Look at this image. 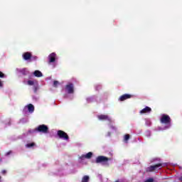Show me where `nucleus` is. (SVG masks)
Returning a JSON list of instances; mask_svg holds the SVG:
<instances>
[{
	"instance_id": "obj_1",
	"label": "nucleus",
	"mask_w": 182,
	"mask_h": 182,
	"mask_svg": "<svg viewBox=\"0 0 182 182\" xmlns=\"http://www.w3.org/2000/svg\"><path fill=\"white\" fill-rule=\"evenodd\" d=\"M166 164H158L154 166H151L146 168V171H154V170H157L159 167H165Z\"/></svg>"
},
{
	"instance_id": "obj_2",
	"label": "nucleus",
	"mask_w": 182,
	"mask_h": 182,
	"mask_svg": "<svg viewBox=\"0 0 182 182\" xmlns=\"http://www.w3.org/2000/svg\"><path fill=\"white\" fill-rule=\"evenodd\" d=\"M48 128L46 125L42 124L38 126L36 131L40 132L41 133H48Z\"/></svg>"
},
{
	"instance_id": "obj_3",
	"label": "nucleus",
	"mask_w": 182,
	"mask_h": 182,
	"mask_svg": "<svg viewBox=\"0 0 182 182\" xmlns=\"http://www.w3.org/2000/svg\"><path fill=\"white\" fill-rule=\"evenodd\" d=\"M58 136H59L60 139H63L64 140H69V136L65 132L59 130L58 132Z\"/></svg>"
},
{
	"instance_id": "obj_4",
	"label": "nucleus",
	"mask_w": 182,
	"mask_h": 182,
	"mask_svg": "<svg viewBox=\"0 0 182 182\" xmlns=\"http://www.w3.org/2000/svg\"><path fill=\"white\" fill-rule=\"evenodd\" d=\"M107 161H109L108 158L104 156H100L96 159V163H107Z\"/></svg>"
},
{
	"instance_id": "obj_5",
	"label": "nucleus",
	"mask_w": 182,
	"mask_h": 182,
	"mask_svg": "<svg viewBox=\"0 0 182 182\" xmlns=\"http://www.w3.org/2000/svg\"><path fill=\"white\" fill-rule=\"evenodd\" d=\"M161 122V123H170V117L166 114L162 115Z\"/></svg>"
},
{
	"instance_id": "obj_6",
	"label": "nucleus",
	"mask_w": 182,
	"mask_h": 182,
	"mask_svg": "<svg viewBox=\"0 0 182 182\" xmlns=\"http://www.w3.org/2000/svg\"><path fill=\"white\" fill-rule=\"evenodd\" d=\"M65 90L68 93H73V84L68 83L65 87Z\"/></svg>"
},
{
	"instance_id": "obj_7",
	"label": "nucleus",
	"mask_w": 182,
	"mask_h": 182,
	"mask_svg": "<svg viewBox=\"0 0 182 182\" xmlns=\"http://www.w3.org/2000/svg\"><path fill=\"white\" fill-rule=\"evenodd\" d=\"M28 85L29 86H34L35 87V92H36V87H38V81L36 80H28Z\"/></svg>"
},
{
	"instance_id": "obj_8",
	"label": "nucleus",
	"mask_w": 182,
	"mask_h": 182,
	"mask_svg": "<svg viewBox=\"0 0 182 182\" xmlns=\"http://www.w3.org/2000/svg\"><path fill=\"white\" fill-rule=\"evenodd\" d=\"M49 62L50 63H53L56 60V53H52L51 54L49 55L48 56Z\"/></svg>"
},
{
	"instance_id": "obj_9",
	"label": "nucleus",
	"mask_w": 182,
	"mask_h": 182,
	"mask_svg": "<svg viewBox=\"0 0 182 182\" xmlns=\"http://www.w3.org/2000/svg\"><path fill=\"white\" fill-rule=\"evenodd\" d=\"M26 109H28L30 113H33V111L35 110V107H33L32 104H30L25 107V110H26Z\"/></svg>"
},
{
	"instance_id": "obj_10",
	"label": "nucleus",
	"mask_w": 182,
	"mask_h": 182,
	"mask_svg": "<svg viewBox=\"0 0 182 182\" xmlns=\"http://www.w3.org/2000/svg\"><path fill=\"white\" fill-rule=\"evenodd\" d=\"M150 112H151V108L146 107L142 110H141L140 113L141 114H143V113H150Z\"/></svg>"
},
{
	"instance_id": "obj_11",
	"label": "nucleus",
	"mask_w": 182,
	"mask_h": 182,
	"mask_svg": "<svg viewBox=\"0 0 182 182\" xmlns=\"http://www.w3.org/2000/svg\"><path fill=\"white\" fill-rule=\"evenodd\" d=\"M93 156V154L92 152H89L86 154L85 155H82L80 159L81 160H83V159H90Z\"/></svg>"
},
{
	"instance_id": "obj_12",
	"label": "nucleus",
	"mask_w": 182,
	"mask_h": 182,
	"mask_svg": "<svg viewBox=\"0 0 182 182\" xmlns=\"http://www.w3.org/2000/svg\"><path fill=\"white\" fill-rule=\"evenodd\" d=\"M31 56H32V55L29 52L25 53L23 55V59H25V60H28L31 59Z\"/></svg>"
},
{
	"instance_id": "obj_13",
	"label": "nucleus",
	"mask_w": 182,
	"mask_h": 182,
	"mask_svg": "<svg viewBox=\"0 0 182 182\" xmlns=\"http://www.w3.org/2000/svg\"><path fill=\"white\" fill-rule=\"evenodd\" d=\"M130 97H132L131 95L126 94V95L121 96L119 100H121V102H123L124 100H126V99H130Z\"/></svg>"
},
{
	"instance_id": "obj_14",
	"label": "nucleus",
	"mask_w": 182,
	"mask_h": 182,
	"mask_svg": "<svg viewBox=\"0 0 182 182\" xmlns=\"http://www.w3.org/2000/svg\"><path fill=\"white\" fill-rule=\"evenodd\" d=\"M98 119L100 120H109L110 121V119L109 118V116H107V115H103V114L99 115Z\"/></svg>"
},
{
	"instance_id": "obj_15",
	"label": "nucleus",
	"mask_w": 182,
	"mask_h": 182,
	"mask_svg": "<svg viewBox=\"0 0 182 182\" xmlns=\"http://www.w3.org/2000/svg\"><path fill=\"white\" fill-rule=\"evenodd\" d=\"M34 75H36V77H42V73L39 70H36L34 72Z\"/></svg>"
},
{
	"instance_id": "obj_16",
	"label": "nucleus",
	"mask_w": 182,
	"mask_h": 182,
	"mask_svg": "<svg viewBox=\"0 0 182 182\" xmlns=\"http://www.w3.org/2000/svg\"><path fill=\"white\" fill-rule=\"evenodd\" d=\"M0 77H5V75L0 71ZM4 86V84L2 83V81L0 80V87H2Z\"/></svg>"
},
{
	"instance_id": "obj_17",
	"label": "nucleus",
	"mask_w": 182,
	"mask_h": 182,
	"mask_svg": "<svg viewBox=\"0 0 182 182\" xmlns=\"http://www.w3.org/2000/svg\"><path fill=\"white\" fill-rule=\"evenodd\" d=\"M81 182H89V176H83Z\"/></svg>"
},
{
	"instance_id": "obj_18",
	"label": "nucleus",
	"mask_w": 182,
	"mask_h": 182,
	"mask_svg": "<svg viewBox=\"0 0 182 182\" xmlns=\"http://www.w3.org/2000/svg\"><path fill=\"white\" fill-rule=\"evenodd\" d=\"M129 139H130V135L129 134H126L124 136V140L125 141H127V140H129Z\"/></svg>"
},
{
	"instance_id": "obj_19",
	"label": "nucleus",
	"mask_w": 182,
	"mask_h": 182,
	"mask_svg": "<svg viewBox=\"0 0 182 182\" xmlns=\"http://www.w3.org/2000/svg\"><path fill=\"white\" fill-rule=\"evenodd\" d=\"M35 146V143H31V144H27L26 147H33Z\"/></svg>"
},
{
	"instance_id": "obj_20",
	"label": "nucleus",
	"mask_w": 182,
	"mask_h": 182,
	"mask_svg": "<svg viewBox=\"0 0 182 182\" xmlns=\"http://www.w3.org/2000/svg\"><path fill=\"white\" fill-rule=\"evenodd\" d=\"M58 85H59V82H58V81H54L53 86H54L55 87H56Z\"/></svg>"
},
{
	"instance_id": "obj_21",
	"label": "nucleus",
	"mask_w": 182,
	"mask_h": 182,
	"mask_svg": "<svg viewBox=\"0 0 182 182\" xmlns=\"http://www.w3.org/2000/svg\"><path fill=\"white\" fill-rule=\"evenodd\" d=\"M145 182H154V180L153 178L147 179Z\"/></svg>"
},
{
	"instance_id": "obj_22",
	"label": "nucleus",
	"mask_w": 182,
	"mask_h": 182,
	"mask_svg": "<svg viewBox=\"0 0 182 182\" xmlns=\"http://www.w3.org/2000/svg\"><path fill=\"white\" fill-rule=\"evenodd\" d=\"M11 153H12V151L7 152L6 156H9V154H11Z\"/></svg>"
},
{
	"instance_id": "obj_23",
	"label": "nucleus",
	"mask_w": 182,
	"mask_h": 182,
	"mask_svg": "<svg viewBox=\"0 0 182 182\" xmlns=\"http://www.w3.org/2000/svg\"><path fill=\"white\" fill-rule=\"evenodd\" d=\"M178 180L182 182V176L179 177Z\"/></svg>"
},
{
	"instance_id": "obj_24",
	"label": "nucleus",
	"mask_w": 182,
	"mask_h": 182,
	"mask_svg": "<svg viewBox=\"0 0 182 182\" xmlns=\"http://www.w3.org/2000/svg\"><path fill=\"white\" fill-rule=\"evenodd\" d=\"M6 173V171H2V174H5Z\"/></svg>"
},
{
	"instance_id": "obj_25",
	"label": "nucleus",
	"mask_w": 182,
	"mask_h": 182,
	"mask_svg": "<svg viewBox=\"0 0 182 182\" xmlns=\"http://www.w3.org/2000/svg\"><path fill=\"white\" fill-rule=\"evenodd\" d=\"M116 182H119V181H116Z\"/></svg>"
},
{
	"instance_id": "obj_26",
	"label": "nucleus",
	"mask_w": 182,
	"mask_h": 182,
	"mask_svg": "<svg viewBox=\"0 0 182 182\" xmlns=\"http://www.w3.org/2000/svg\"><path fill=\"white\" fill-rule=\"evenodd\" d=\"M0 179H1V176H0Z\"/></svg>"
}]
</instances>
